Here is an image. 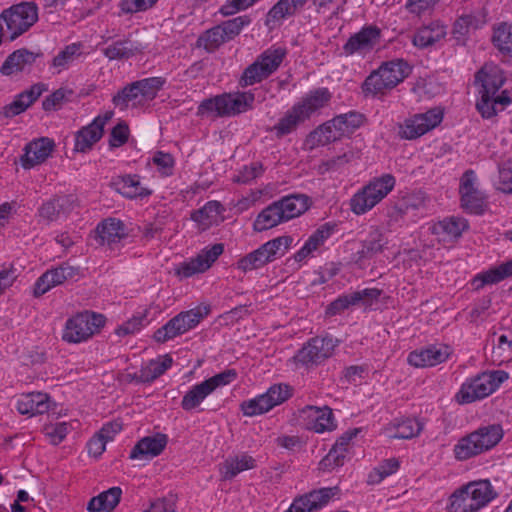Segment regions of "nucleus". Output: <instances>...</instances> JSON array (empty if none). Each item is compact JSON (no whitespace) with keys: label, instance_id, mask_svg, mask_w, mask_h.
<instances>
[{"label":"nucleus","instance_id":"obj_54","mask_svg":"<svg viewBox=\"0 0 512 512\" xmlns=\"http://www.w3.org/2000/svg\"><path fill=\"white\" fill-rule=\"evenodd\" d=\"M227 42L220 26H216L203 33L197 40L199 47H203L208 52L215 51L223 43Z\"/></svg>","mask_w":512,"mask_h":512},{"label":"nucleus","instance_id":"obj_62","mask_svg":"<svg viewBox=\"0 0 512 512\" xmlns=\"http://www.w3.org/2000/svg\"><path fill=\"white\" fill-rule=\"evenodd\" d=\"M333 226L324 224L316 229L305 242L314 252L317 251L330 238L333 233Z\"/></svg>","mask_w":512,"mask_h":512},{"label":"nucleus","instance_id":"obj_20","mask_svg":"<svg viewBox=\"0 0 512 512\" xmlns=\"http://www.w3.org/2000/svg\"><path fill=\"white\" fill-rule=\"evenodd\" d=\"M76 206V200L72 195L55 196L42 203L37 215L42 221L51 223L66 217Z\"/></svg>","mask_w":512,"mask_h":512},{"label":"nucleus","instance_id":"obj_19","mask_svg":"<svg viewBox=\"0 0 512 512\" xmlns=\"http://www.w3.org/2000/svg\"><path fill=\"white\" fill-rule=\"evenodd\" d=\"M54 148V140L48 137H40L30 141L23 149L24 153L20 158L21 166L24 169H31L44 163L51 156Z\"/></svg>","mask_w":512,"mask_h":512},{"label":"nucleus","instance_id":"obj_22","mask_svg":"<svg viewBox=\"0 0 512 512\" xmlns=\"http://www.w3.org/2000/svg\"><path fill=\"white\" fill-rule=\"evenodd\" d=\"M40 57H42V53L29 51L26 48L15 50L3 62L0 72L4 76H11L30 71L37 58Z\"/></svg>","mask_w":512,"mask_h":512},{"label":"nucleus","instance_id":"obj_39","mask_svg":"<svg viewBox=\"0 0 512 512\" xmlns=\"http://www.w3.org/2000/svg\"><path fill=\"white\" fill-rule=\"evenodd\" d=\"M97 233L101 244H107L109 246L118 243L126 236L123 223L113 218L106 219L98 224Z\"/></svg>","mask_w":512,"mask_h":512},{"label":"nucleus","instance_id":"obj_25","mask_svg":"<svg viewBox=\"0 0 512 512\" xmlns=\"http://www.w3.org/2000/svg\"><path fill=\"white\" fill-rule=\"evenodd\" d=\"M466 229H468L467 220L459 217L445 218L431 227L432 233L444 243L458 240Z\"/></svg>","mask_w":512,"mask_h":512},{"label":"nucleus","instance_id":"obj_44","mask_svg":"<svg viewBox=\"0 0 512 512\" xmlns=\"http://www.w3.org/2000/svg\"><path fill=\"white\" fill-rule=\"evenodd\" d=\"M286 55V48L274 45L264 50L256 60L270 76L278 70Z\"/></svg>","mask_w":512,"mask_h":512},{"label":"nucleus","instance_id":"obj_61","mask_svg":"<svg viewBox=\"0 0 512 512\" xmlns=\"http://www.w3.org/2000/svg\"><path fill=\"white\" fill-rule=\"evenodd\" d=\"M504 279L503 274L501 272L500 267H495L485 271L483 273L477 274L471 284L475 290H479L483 288L485 285L496 284Z\"/></svg>","mask_w":512,"mask_h":512},{"label":"nucleus","instance_id":"obj_9","mask_svg":"<svg viewBox=\"0 0 512 512\" xmlns=\"http://www.w3.org/2000/svg\"><path fill=\"white\" fill-rule=\"evenodd\" d=\"M5 24L6 39L13 41L27 32L38 20V8L33 2H22L0 14Z\"/></svg>","mask_w":512,"mask_h":512},{"label":"nucleus","instance_id":"obj_27","mask_svg":"<svg viewBox=\"0 0 512 512\" xmlns=\"http://www.w3.org/2000/svg\"><path fill=\"white\" fill-rule=\"evenodd\" d=\"M168 442L165 434L157 433L142 438L130 452L131 459L153 458L162 453Z\"/></svg>","mask_w":512,"mask_h":512},{"label":"nucleus","instance_id":"obj_43","mask_svg":"<svg viewBox=\"0 0 512 512\" xmlns=\"http://www.w3.org/2000/svg\"><path fill=\"white\" fill-rule=\"evenodd\" d=\"M485 23V12L478 10L460 16L454 23L453 32L459 36H466L470 31L481 28Z\"/></svg>","mask_w":512,"mask_h":512},{"label":"nucleus","instance_id":"obj_17","mask_svg":"<svg viewBox=\"0 0 512 512\" xmlns=\"http://www.w3.org/2000/svg\"><path fill=\"white\" fill-rule=\"evenodd\" d=\"M223 251L224 246L221 243L203 249L195 258L181 263L176 268V274L180 277L188 278L195 274L203 273L211 267Z\"/></svg>","mask_w":512,"mask_h":512},{"label":"nucleus","instance_id":"obj_3","mask_svg":"<svg viewBox=\"0 0 512 512\" xmlns=\"http://www.w3.org/2000/svg\"><path fill=\"white\" fill-rule=\"evenodd\" d=\"M396 179L392 174H383L371 179L349 200L350 210L357 216L364 215L378 205L394 189Z\"/></svg>","mask_w":512,"mask_h":512},{"label":"nucleus","instance_id":"obj_28","mask_svg":"<svg viewBox=\"0 0 512 512\" xmlns=\"http://www.w3.org/2000/svg\"><path fill=\"white\" fill-rule=\"evenodd\" d=\"M475 80L481 84L480 90H487L489 93H498L505 82L503 70L494 63H486L476 73Z\"/></svg>","mask_w":512,"mask_h":512},{"label":"nucleus","instance_id":"obj_14","mask_svg":"<svg viewBox=\"0 0 512 512\" xmlns=\"http://www.w3.org/2000/svg\"><path fill=\"white\" fill-rule=\"evenodd\" d=\"M336 344L330 337L312 338L295 355L294 360L302 365L319 364L332 356Z\"/></svg>","mask_w":512,"mask_h":512},{"label":"nucleus","instance_id":"obj_47","mask_svg":"<svg viewBox=\"0 0 512 512\" xmlns=\"http://www.w3.org/2000/svg\"><path fill=\"white\" fill-rule=\"evenodd\" d=\"M492 42L502 54L512 57V25L506 22L495 25Z\"/></svg>","mask_w":512,"mask_h":512},{"label":"nucleus","instance_id":"obj_46","mask_svg":"<svg viewBox=\"0 0 512 512\" xmlns=\"http://www.w3.org/2000/svg\"><path fill=\"white\" fill-rule=\"evenodd\" d=\"M83 45L72 43L64 47L52 60L51 67L60 73L69 68L82 54Z\"/></svg>","mask_w":512,"mask_h":512},{"label":"nucleus","instance_id":"obj_18","mask_svg":"<svg viewBox=\"0 0 512 512\" xmlns=\"http://www.w3.org/2000/svg\"><path fill=\"white\" fill-rule=\"evenodd\" d=\"M381 31L376 26L363 27L358 33L352 35L343 46L346 55H366L379 43Z\"/></svg>","mask_w":512,"mask_h":512},{"label":"nucleus","instance_id":"obj_11","mask_svg":"<svg viewBox=\"0 0 512 512\" xmlns=\"http://www.w3.org/2000/svg\"><path fill=\"white\" fill-rule=\"evenodd\" d=\"M443 115L440 107L414 114L399 126V136L407 140L417 139L437 127L442 122Z\"/></svg>","mask_w":512,"mask_h":512},{"label":"nucleus","instance_id":"obj_57","mask_svg":"<svg viewBox=\"0 0 512 512\" xmlns=\"http://www.w3.org/2000/svg\"><path fill=\"white\" fill-rule=\"evenodd\" d=\"M480 98L476 108L483 118L489 119L497 115L499 108L495 101L496 93H489L487 90H479Z\"/></svg>","mask_w":512,"mask_h":512},{"label":"nucleus","instance_id":"obj_12","mask_svg":"<svg viewBox=\"0 0 512 512\" xmlns=\"http://www.w3.org/2000/svg\"><path fill=\"white\" fill-rule=\"evenodd\" d=\"M207 313V310L203 313L200 308L181 312L169 320L164 326L156 330L154 339L157 342L164 343L180 336L195 328Z\"/></svg>","mask_w":512,"mask_h":512},{"label":"nucleus","instance_id":"obj_15","mask_svg":"<svg viewBox=\"0 0 512 512\" xmlns=\"http://www.w3.org/2000/svg\"><path fill=\"white\" fill-rule=\"evenodd\" d=\"M340 492L338 486L310 491L294 499L285 512H313L323 508Z\"/></svg>","mask_w":512,"mask_h":512},{"label":"nucleus","instance_id":"obj_31","mask_svg":"<svg viewBox=\"0 0 512 512\" xmlns=\"http://www.w3.org/2000/svg\"><path fill=\"white\" fill-rule=\"evenodd\" d=\"M144 48L140 43L124 39L111 43L102 52L109 60H126L142 53Z\"/></svg>","mask_w":512,"mask_h":512},{"label":"nucleus","instance_id":"obj_33","mask_svg":"<svg viewBox=\"0 0 512 512\" xmlns=\"http://www.w3.org/2000/svg\"><path fill=\"white\" fill-rule=\"evenodd\" d=\"M341 137V132L332 125V120H330L310 132L305 140V145L308 146L309 149H314L334 142Z\"/></svg>","mask_w":512,"mask_h":512},{"label":"nucleus","instance_id":"obj_50","mask_svg":"<svg viewBox=\"0 0 512 512\" xmlns=\"http://www.w3.org/2000/svg\"><path fill=\"white\" fill-rule=\"evenodd\" d=\"M211 394L210 390L203 382L194 385L188 390L182 398L181 407L185 411H191L197 408L204 399Z\"/></svg>","mask_w":512,"mask_h":512},{"label":"nucleus","instance_id":"obj_6","mask_svg":"<svg viewBox=\"0 0 512 512\" xmlns=\"http://www.w3.org/2000/svg\"><path fill=\"white\" fill-rule=\"evenodd\" d=\"M106 324L103 314L85 310L66 320L62 339L67 343L79 344L100 333Z\"/></svg>","mask_w":512,"mask_h":512},{"label":"nucleus","instance_id":"obj_51","mask_svg":"<svg viewBox=\"0 0 512 512\" xmlns=\"http://www.w3.org/2000/svg\"><path fill=\"white\" fill-rule=\"evenodd\" d=\"M363 123V116L356 112L341 114L332 119V125L341 132V136L352 133Z\"/></svg>","mask_w":512,"mask_h":512},{"label":"nucleus","instance_id":"obj_56","mask_svg":"<svg viewBox=\"0 0 512 512\" xmlns=\"http://www.w3.org/2000/svg\"><path fill=\"white\" fill-rule=\"evenodd\" d=\"M222 210L221 204L217 201L206 203L201 209L192 213V219L202 225L208 226L217 220Z\"/></svg>","mask_w":512,"mask_h":512},{"label":"nucleus","instance_id":"obj_37","mask_svg":"<svg viewBox=\"0 0 512 512\" xmlns=\"http://www.w3.org/2000/svg\"><path fill=\"white\" fill-rule=\"evenodd\" d=\"M275 202L285 222L308 209V198L305 195H289Z\"/></svg>","mask_w":512,"mask_h":512},{"label":"nucleus","instance_id":"obj_42","mask_svg":"<svg viewBox=\"0 0 512 512\" xmlns=\"http://www.w3.org/2000/svg\"><path fill=\"white\" fill-rule=\"evenodd\" d=\"M115 107L120 110H125L129 106L137 108L143 107L146 105L143 100L140 91L138 90L136 84L133 82L125 86L121 91H119L112 99Z\"/></svg>","mask_w":512,"mask_h":512},{"label":"nucleus","instance_id":"obj_52","mask_svg":"<svg viewBox=\"0 0 512 512\" xmlns=\"http://www.w3.org/2000/svg\"><path fill=\"white\" fill-rule=\"evenodd\" d=\"M146 104L151 102L165 84L163 77H150L134 82Z\"/></svg>","mask_w":512,"mask_h":512},{"label":"nucleus","instance_id":"obj_16","mask_svg":"<svg viewBox=\"0 0 512 512\" xmlns=\"http://www.w3.org/2000/svg\"><path fill=\"white\" fill-rule=\"evenodd\" d=\"M382 291L377 288H366L359 291H354L349 294L339 296L336 300L331 302L326 309V314L333 316L343 312L351 306L362 305L371 306L376 302Z\"/></svg>","mask_w":512,"mask_h":512},{"label":"nucleus","instance_id":"obj_64","mask_svg":"<svg viewBox=\"0 0 512 512\" xmlns=\"http://www.w3.org/2000/svg\"><path fill=\"white\" fill-rule=\"evenodd\" d=\"M72 95V90L67 88H59L43 100V109L45 111L55 110Z\"/></svg>","mask_w":512,"mask_h":512},{"label":"nucleus","instance_id":"obj_29","mask_svg":"<svg viewBox=\"0 0 512 512\" xmlns=\"http://www.w3.org/2000/svg\"><path fill=\"white\" fill-rule=\"evenodd\" d=\"M302 413L310 419L307 427L317 433L331 431L335 428L333 422V413L329 407L318 408L315 406H307Z\"/></svg>","mask_w":512,"mask_h":512},{"label":"nucleus","instance_id":"obj_4","mask_svg":"<svg viewBox=\"0 0 512 512\" xmlns=\"http://www.w3.org/2000/svg\"><path fill=\"white\" fill-rule=\"evenodd\" d=\"M503 437V429L498 424L478 428L461 438L454 447L458 460H467L496 446Z\"/></svg>","mask_w":512,"mask_h":512},{"label":"nucleus","instance_id":"obj_58","mask_svg":"<svg viewBox=\"0 0 512 512\" xmlns=\"http://www.w3.org/2000/svg\"><path fill=\"white\" fill-rule=\"evenodd\" d=\"M46 272L51 279L50 283L54 284L55 286L64 283L66 280L75 279L80 275L79 268L68 264H63Z\"/></svg>","mask_w":512,"mask_h":512},{"label":"nucleus","instance_id":"obj_1","mask_svg":"<svg viewBox=\"0 0 512 512\" xmlns=\"http://www.w3.org/2000/svg\"><path fill=\"white\" fill-rule=\"evenodd\" d=\"M331 93L327 88H318L307 93L296 102L273 127L277 137H283L296 130L299 124L318 114L328 105Z\"/></svg>","mask_w":512,"mask_h":512},{"label":"nucleus","instance_id":"obj_49","mask_svg":"<svg viewBox=\"0 0 512 512\" xmlns=\"http://www.w3.org/2000/svg\"><path fill=\"white\" fill-rule=\"evenodd\" d=\"M172 365V358L168 355L151 360L140 370V379L143 382H151L161 376Z\"/></svg>","mask_w":512,"mask_h":512},{"label":"nucleus","instance_id":"obj_5","mask_svg":"<svg viewBox=\"0 0 512 512\" xmlns=\"http://www.w3.org/2000/svg\"><path fill=\"white\" fill-rule=\"evenodd\" d=\"M255 95L251 91L224 93L206 99L198 107V114L215 116H233L253 108Z\"/></svg>","mask_w":512,"mask_h":512},{"label":"nucleus","instance_id":"obj_7","mask_svg":"<svg viewBox=\"0 0 512 512\" xmlns=\"http://www.w3.org/2000/svg\"><path fill=\"white\" fill-rule=\"evenodd\" d=\"M507 379L508 374L501 370L481 373L467 379L461 385L455 399L459 404H469L481 400L492 394Z\"/></svg>","mask_w":512,"mask_h":512},{"label":"nucleus","instance_id":"obj_45","mask_svg":"<svg viewBox=\"0 0 512 512\" xmlns=\"http://www.w3.org/2000/svg\"><path fill=\"white\" fill-rule=\"evenodd\" d=\"M283 222L285 221L280 210L276 202H273L257 215L253 223V229L257 232H262L274 228Z\"/></svg>","mask_w":512,"mask_h":512},{"label":"nucleus","instance_id":"obj_30","mask_svg":"<svg viewBox=\"0 0 512 512\" xmlns=\"http://www.w3.org/2000/svg\"><path fill=\"white\" fill-rule=\"evenodd\" d=\"M424 424L415 418L396 420L385 427V433L390 438L411 439L417 437L423 430Z\"/></svg>","mask_w":512,"mask_h":512},{"label":"nucleus","instance_id":"obj_35","mask_svg":"<svg viewBox=\"0 0 512 512\" xmlns=\"http://www.w3.org/2000/svg\"><path fill=\"white\" fill-rule=\"evenodd\" d=\"M427 202V196L423 191H413L404 195L401 200L394 206L393 212L390 214L395 220L403 218L409 211L424 208Z\"/></svg>","mask_w":512,"mask_h":512},{"label":"nucleus","instance_id":"obj_24","mask_svg":"<svg viewBox=\"0 0 512 512\" xmlns=\"http://www.w3.org/2000/svg\"><path fill=\"white\" fill-rule=\"evenodd\" d=\"M47 88L42 83L32 85L28 90L23 91L15 97V99L8 105H6L2 114L6 118L15 117L24 111H26Z\"/></svg>","mask_w":512,"mask_h":512},{"label":"nucleus","instance_id":"obj_59","mask_svg":"<svg viewBox=\"0 0 512 512\" xmlns=\"http://www.w3.org/2000/svg\"><path fill=\"white\" fill-rule=\"evenodd\" d=\"M399 468V462L395 458L384 460L369 475L370 483H379L384 478L395 473Z\"/></svg>","mask_w":512,"mask_h":512},{"label":"nucleus","instance_id":"obj_63","mask_svg":"<svg viewBox=\"0 0 512 512\" xmlns=\"http://www.w3.org/2000/svg\"><path fill=\"white\" fill-rule=\"evenodd\" d=\"M151 161L162 176L172 175L175 162L171 154L157 151L152 156Z\"/></svg>","mask_w":512,"mask_h":512},{"label":"nucleus","instance_id":"obj_2","mask_svg":"<svg viewBox=\"0 0 512 512\" xmlns=\"http://www.w3.org/2000/svg\"><path fill=\"white\" fill-rule=\"evenodd\" d=\"M409 73V65L401 59L383 62L378 69L366 77L362 84V92L365 96L372 97L385 95L401 83Z\"/></svg>","mask_w":512,"mask_h":512},{"label":"nucleus","instance_id":"obj_34","mask_svg":"<svg viewBox=\"0 0 512 512\" xmlns=\"http://www.w3.org/2000/svg\"><path fill=\"white\" fill-rule=\"evenodd\" d=\"M446 26L439 22H432L418 29L413 37V44L425 48L439 42L446 36Z\"/></svg>","mask_w":512,"mask_h":512},{"label":"nucleus","instance_id":"obj_10","mask_svg":"<svg viewBox=\"0 0 512 512\" xmlns=\"http://www.w3.org/2000/svg\"><path fill=\"white\" fill-rule=\"evenodd\" d=\"M292 396V389L287 384H274L266 393L241 403V411L245 416H256L270 411L288 400Z\"/></svg>","mask_w":512,"mask_h":512},{"label":"nucleus","instance_id":"obj_32","mask_svg":"<svg viewBox=\"0 0 512 512\" xmlns=\"http://www.w3.org/2000/svg\"><path fill=\"white\" fill-rule=\"evenodd\" d=\"M122 490L112 487L90 499L87 505L89 512H111L119 504Z\"/></svg>","mask_w":512,"mask_h":512},{"label":"nucleus","instance_id":"obj_38","mask_svg":"<svg viewBox=\"0 0 512 512\" xmlns=\"http://www.w3.org/2000/svg\"><path fill=\"white\" fill-rule=\"evenodd\" d=\"M117 191L129 199L143 198L151 194V191L141 185L139 176H120L114 181Z\"/></svg>","mask_w":512,"mask_h":512},{"label":"nucleus","instance_id":"obj_36","mask_svg":"<svg viewBox=\"0 0 512 512\" xmlns=\"http://www.w3.org/2000/svg\"><path fill=\"white\" fill-rule=\"evenodd\" d=\"M466 485L478 511L486 507L498 495L489 480L471 481Z\"/></svg>","mask_w":512,"mask_h":512},{"label":"nucleus","instance_id":"obj_26","mask_svg":"<svg viewBox=\"0 0 512 512\" xmlns=\"http://www.w3.org/2000/svg\"><path fill=\"white\" fill-rule=\"evenodd\" d=\"M51 407L50 397L41 392L22 394L16 403L18 412L22 415L35 416L44 414Z\"/></svg>","mask_w":512,"mask_h":512},{"label":"nucleus","instance_id":"obj_55","mask_svg":"<svg viewBox=\"0 0 512 512\" xmlns=\"http://www.w3.org/2000/svg\"><path fill=\"white\" fill-rule=\"evenodd\" d=\"M297 10L293 8L290 0H279L268 11L266 16V25H275L277 22L293 16Z\"/></svg>","mask_w":512,"mask_h":512},{"label":"nucleus","instance_id":"obj_53","mask_svg":"<svg viewBox=\"0 0 512 512\" xmlns=\"http://www.w3.org/2000/svg\"><path fill=\"white\" fill-rule=\"evenodd\" d=\"M268 77H269L268 73L263 69V67L255 59V61L253 63H251L244 69V71L239 79V86L242 88L252 86L254 84L262 82L263 80L267 79Z\"/></svg>","mask_w":512,"mask_h":512},{"label":"nucleus","instance_id":"obj_23","mask_svg":"<svg viewBox=\"0 0 512 512\" xmlns=\"http://www.w3.org/2000/svg\"><path fill=\"white\" fill-rule=\"evenodd\" d=\"M256 459L246 452L228 456L220 465L219 473L224 481L234 479L241 472L256 468Z\"/></svg>","mask_w":512,"mask_h":512},{"label":"nucleus","instance_id":"obj_40","mask_svg":"<svg viewBox=\"0 0 512 512\" xmlns=\"http://www.w3.org/2000/svg\"><path fill=\"white\" fill-rule=\"evenodd\" d=\"M103 133L96 123L91 122L76 133L74 150L81 153L90 151L94 144L102 138Z\"/></svg>","mask_w":512,"mask_h":512},{"label":"nucleus","instance_id":"obj_48","mask_svg":"<svg viewBox=\"0 0 512 512\" xmlns=\"http://www.w3.org/2000/svg\"><path fill=\"white\" fill-rule=\"evenodd\" d=\"M386 244L387 241L379 230L371 232L368 239L362 242L361 250L357 252V261L372 258L376 254L381 253Z\"/></svg>","mask_w":512,"mask_h":512},{"label":"nucleus","instance_id":"obj_8","mask_svg":"<svg viewBox=\"0 0 512 512\" xmlns=\"http://www.w3.org/2000/svg\"><path fill=\"white\" fill-rule=\"evenodd\" d=\"M293 238L289 235L276 237L262 244L258 249L238 260L237 268L243 272L259 269L283 256L292 246Z\"/></svg>","mask_w":512,"mask_h":512},{"label":"nucleus","instance_id":"obj_41","mask_svg":"<svg viewBox=\"0 0 512 512\" xmlns=\"http://www.w3.org/2000/svg\"><path fill=\"white\" fill-rule=\"evenodd\" d=\"M448 512H478L467 485L456 489L447 504Z\"/></svg>","mask_w":512,"mask_h":512},{"label":"nucleus","instance_id":"obj_21","mask_svg":"<svg viewBox=\"0 0 512 512\" xmlns=\"http://www.w3.org/2000/svg\"><path fill=\"white\" fill-rule=\"evenodd\" d=\"M451 350L446 345H430L426 348L409 353L408 363L416 368H425L438 365L446 361Z\"/></svg>","mask_w":512,"mask_h":512},{"label":"nucleus","instance_id":"obj_60","mask_svg":"<svg viewBox=\"0 0 512 512\" xmlns=\"http://www.w3.org/2000/svg\"><path fill=\"white\" fill-rule=\"evenodd\" d=\"M251 22L250 18L246 15L235 17L231 20L223 22L222 25H219L223 31L225 37H227V41L232 40L237 35L240 34L242 29L249 25Z\"/></svg>","mask_w":512,"mask_h":512},{"label":"nucleus","instance_id":"obj_13","mask_svg":"<svg viewBox=\"0 0 512 512\" xmlns=\"http://www.w3.org/2000/svg\"><path fill=\"white\" fill-rule=\"evenodd\" d=\"M459 193L461 207L473 214H482L486 206V196L479 189L474 171L467 170L460 178Z\"/></svg>","mask_w":512,"mask_h":512}]
</instances>
